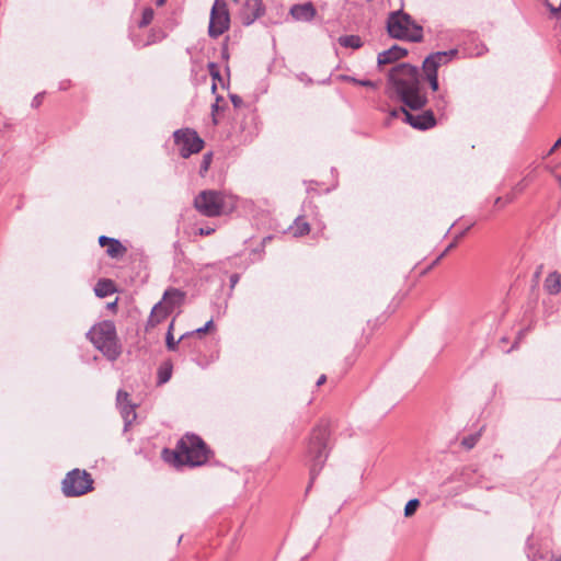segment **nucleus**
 I'll use <instances>...</instances> for the list:
<instances>
[{"instance_id": "11", "label": "nucleus", "mask_w": 561, "mask_h": 561, "mask_svg": "<svg viewBox=\"0 0 561 561\" xmlns=\"http://www.w3.org/2000/svg\"><path fill=\"white\" fill-rule=\"evenodd\" d=\"M457 56L458 49L456 48L432 53L424 59L422 69L438 72L442 66L449 64Z\"/></svg>"}, {"instance_id": "42", "label": "nucleus", "mask_w": 561, "mask_h": 561, "mask_svg": "<svg viewBox=\"0 0 561 561\" xmlns=\"http://www.w3.org/2000/svg\"><path fill=\"white\" fill-rule=\"evenodd\" d=\"M209 67H210V69H214L216 66H215V64H210V65H209ZM210 72H211V75H213L215 78L219 77V73H218V72H214L213 70H210Z\"/></svg>"}, {"instance_id": "7", "label": "nucleus", "mask_w": 561, "mask_h": 561, "mask_svg": "<svg viewBox=\"0 0 561 561\" xmlns=\"http://www.w3.org/2000/svg\"><path fill=\"white\" fill-rule=\"evenodd\" d=\"M175 145L180 149L182 158L187 159L194 153H198L204 147V140L191 128L178 129L173 133Z\"/></svg>"}, {"instance_id": "6", "label": "nucleus", "mask_w": 561, "mask_h": 561, "mask_svg": "<svg viewBox=\"0 0 561 561\" xmlns=\"http://www.w3.org/2000/svg\"><path fill=\"white\" fill-rule=\"evenodd\" d=\"M194 206L206 217H217L227 207V196L219 191L206 190L195 197Z\"/></svg>"}, {"instance_id": "39", "label": "nucleus", "mask_w": 561, "mask_h": 561, "mask_svg": "<svg viewBox=\"0 0 561 561\" xmlns=\"http://www.w3.org/2000/svg\"><path fill=\"white\" fill-rule=\"evenodd\" d=\"M325 380H327L325 375H321V376L319 377L318 381H317V386H321V385H323V383L325 382Z\"/></svg>"}, {"instance_id": "25", "label": "nucleus", "mask_w": 561, "mask_h": 561, "mask_svg": "<svg viewBox=\"0 0 561 561\" xmlns=\"http://www.w3.org/2000/svg\"><path fill=\"white\" fill-rule=\"evenodd\" d=\"M153 18H154L153 9L150 7L145 8L142 11V14H141V19L138 22V26L146 27L147 25H149L152 22Z\"/></svg>"}, {"instance_id": "23", "label": "nucleus", "mask_w": 561, "mask_h": 561, "mask_svg": "<svg viewBox=\"0 0 561 561\" xmlns=\"http://www.w3.org/2000/svg\"><path fill=\"white\" fill-rule=\"evenodd\" d=\"M124 251H125V249L123 248L122 243L117 239H113V241L106 245V253L111 257H117Z\"/></svg>"}, {"instance_id": "1", "label": "nucleus", "mask_w": 561, "mask_h": 561, "mask_svg": "<svg viewBox=\"0 0 561 561\" xmlns=\"http://www.w3.org/2000/svg\"><path fill=\"white\" fill-rule=\"evenodd\" d=\"M388 94L403 104L390 112L391 117L403 115V121L419 130H426L436 125L432 110L421 113H411L407 110L417 112L427 104V94L421 83L417 67L405 62L394 66L388 75Z\"/></svg>"}, {"instance_id": "15", "label": "nucleus", "mask_w": 561, "mask_h": 561, "mask_svg": "<svg viewBox=\"0 0 561 561\" xmlns=\"http://www.w3.org/2000/svg\"><path fill=\"white\" fill-rule=\"evenodd\" d=\"M185 294L176 288H168L161 301L171 310V312L180 307L184 300Z\"/></svg>"}, {"instance_id": "8", "label": "nucleus", "mask_w": 561, "mask_h": 561, "mask_svg": "<svg viewBox=\"0 0 561 561\" xmlns=\"http://www.w3.org/2000/svg\"><path fill=\"white\" fill-rule=\"evenodd\" d=\"M229 25L230 16L227 4L224 1L216 0L210 11L209 36L213 38L219 37L229 28Z\"/></svg>"}, {"instance_id": "16", "label": "nucleus", "mask_w": 561, "mask_h": 561, "mask_svg": "<svg viewBox=\"0 0 561 561\" xmlns=\"http://www.w3.org/2000/svg\"><path fill=\"white\" fill-rule=\"evenodd\" d=\"M170 313L171 310L163 304V301H159L151 310L149 322L152 325H156L163 321Z\"/></svg>"}, {"instance_id": "14", "label": "nucleus", "mask_w": 561, "mask_h": 561, "mask_svg": "<svg viewBox=\"0 0 561 561\" xmlns=\"http://www.w3.org/2000/svg\"><path fill=\"white\" fill-rule=\"evenodd\" d=\"M408 54V50L403 47H400L398 45H393L387 50H383L378 54V65H388L391 62H394L405 56Z\"/></svg>"}, {"instance_id": "13", "label": "nucleus", "mask_w": 561, "mask_h": 561, "mask_svg": "<svg viewBox=\"0 0 561 561\" xmlns=\"http://www.w3.org/2000/svg\"><path fill=\"white\" fill-rule=\"evenodd\" d=\"M289 12L296 21H302V22H310L317 13L316 8L313 7V4L311 2H306L302 4H294L290 8Z\"/></svg>"}, {"instance_id": "29", "label": "nucleus", "mask_w": 561, "mask_h": 561, "mask_svg": "<svg viewBox=\"0 0 561 561\" xmlns=\"http://www.w3.org/2000/svg\"><path fill=\"white\" fill-rule=\"evenodd\" d=\"M171 378V368H160L158 373L159 383H165Z\"/></svg>"}, {"instance_id": "45", "label": "nucleus", "mask_w": 561, "mask_h": 561, "mask_svg": "<svg viewBox=\"0 0 561 561\" xmlns=\"http://www.w3.org/2000/svg\"><path fill=\"white\" fill-rule=\"evenodd\" d=\"M213 113H215L216 111H218L219 106L217 103L213 104Z\"/></svg>"}, {"instance_id": "18", "label": "nucleus", "mask_w": 561, "mask_h": 561, "mask_svg": "<svg viewBox=\"0 0 561 561\" xmlns=\"http://www.w3.org/2000/svg\"><path fill=\"white\" fill-rule=\"evenodd\" d=\"M294 237H302L310 231V225L301 217H297L290 227Z\"/></svg>"}, {"instance_id": "44", "label": "nucleus", "mask_w": 561, "mask_h": 561, "mask_svg": "<svg viewBox=\"0 0 561 561\" xmlns=\"http://www.w3.org/2000/svg\"><path fill=\"white\" fill-rule=\"evenodd\" d=\"M68 496H78V495H82L83 493H79V492H76V493H66Z\"/></svg>"}, {"instance_id": "4", "label": "nucleus", "mask_w": 561, "mask_h": 561, "mask_svg": "<svg viewBox=\"0 0 561 561\" xmlns=\"http://www.w3.org/2000/svg\"><path fill=\"white\" fill-rule=\"evenodd\" d=\"M87 336L108 360H116L121 355L122 348L112 321L106 320L93 325Z\"/></svg>"}, {"instance_id": "3", "label": "nucleus", "mask_w": 561, "mask_h": 561, "mask_svg": "<svg viewBox=\"0 0 561 561\" xmlns=\"http://www.w3.org/2000/svg\"><path fill=\"white\" fill-rule=\"evenodd\" d=\"M329 436V423L325 421H321L312 428L306 451L310 466V481L306 491H309V489L312 486V481L316 479L328 459Z\"/></svg>"}, {"instance_id": "34", "label": "nucleus", "mask_w": 561, "mask_h": 561, "mask_svg": "<svg viewBox=\"0 0 561 561\" xmlns=\"http://www.w3.org/2000/svg\"><path fill=\"white\" fill-rule=\"evenodd\" d=\"M114 238H110V237H106V236H101L99 238V244L102 247V248H105L108 243H111L113 241Z\"/></svg>"}, {"instance_id": "47", "label": "nucleus", "mask_w": 561, "mask_h": 561, "mask_svg": "<svg viewBox=\"0 0 561 561\" xmlns=\"http://www.w3.org/2000/svg\"><path fill=\"white\" fill-rule=\"evenodd\" d=\"M484 50H485V47H484V46H482V48H481L479 51H477V54H476V55H477V56H479V55L483 54V51H484Z\"/></svg>"}, {"instance_id": "36", "label": "nucleus", "mask_w": 561, "mask_h": 561, "mask_svg": "<svg viewBox=\"0 0 561 561\" xmlns=\"http://www.w3.org/2000/svg\"><path fill=\"white\" fill-rule=\"evenodd\" d=\"M213 232H214V229H211V228H199V230H198V233L201 236H209Z\"/></svg>"}, {"instance_id": "43", "label": "nucleus", "mask_w": 561, "mask_h": 561, "mask_svg": "<svg viewBox=\"0 0 561 561\" xmlns=\"http://www.w3.org/2000/svg\"><path fill=\"white\" fill-rule=\"evenodd\" d=\"M167 0H157L156 4L158 7H162L165 3Z\"/></svg>"}, {"instance_id": "5", "label": "nucleus", "mask_w": 561, "mask_h": 561, "mask_svg": "<svg viewBox=\"0 0 561 561\" xmlns=\"http://www.w3.org/2000/svg\"><path fill=\"white\" fill-rule=\"evenodd\" d=\"M387 31L392 38L419 43L423 39V28L402 10L393 11L387 19Z\"/></svg>"}, {"instance_id": "46", "label": "nucleus", "mask_w": 561, "mask_h": 561, "mask_svg": "<svg viewBox=\"0 0 561 561\" xmlns=\"http://www.w3.org/2000/svg\"><path fill=\"white\" fill-rule=\"evenodd\" d=\"M501 203H502V198H501V197H497V198L495 199V203H494V204H495V206H497V205H501Z\"/></svg>"}, {"instance_id": "27", "label": "nucleus", "mask_w": 561, "mask_h": 561, "mask_svg": "<svg viewBox=\"0 0 561 561\" xmlns=\"http://www.w3.org/2000/svg\"><path fill=\"white\" fill-rule=\"evenodd\" d=\"M419 505L420 501L417 499L410 500L404 507V515L407 517L412 516L415 513Z\"/></svg>"}, {"instance_id": "12", "label": "nucleus", "mask_w": 561, "mask_h": 561, "mask_svg": "<svg viewBox=\"0 0 561 561\" xmlns=\"http://www.w3.org/2000/svg\"><path fill=\"white\" fill-rule=\"evenodd\" d=\"M116 404L124 420V431L126 432L137 419L136 404L129 402V394L124 390L117 391Z\"/></svg>"}, {"instance_id": "21", "label": "nucleus", "mask_w": 561, "mask_h": 561, "mask_svg": "<svg viewBox=\"0 0 561 561\" xmlns=\"http://www.w3.org/2000/svg\"><path fill=\"white\" fill-rule=\"evenodd\" d=\"M173 321L170 323L167 335H165V344L169 351H175L178 347L179 342L183 341L185 337L188 336L187 333H184L180 336L178 341L174 340L172 330H173Z\"/></svg>"}, {"instance_id": "28", "label": "nucleus", "mask_w": 561, "mask_h": 561, "mask_svg": "<svg viewBox=\"0 0 561 561\" xmlns=\"http://www.w3.org/2000/svg\"><path fill=\"white\" fill-rule=\"evenodd\" d=\"M211 160H213V153L211 152H208V153H205L204 157H203V160L201 162V168H199V173L202 175H204L209 167H210V163H211Z\"/></svg>"}, {"instance_id": "26", "label": "nucleus", "mask_w": 561, "mask_h": 561, "mask_svg": "<svg viewBox=\"0 0 561 561\" xmlns=\"http://www.w3.org/2000/svg\"><path fill=\"white\" fill-rule=\"evenodd\" d=\"M425 79L427 80L432 91L436 92L439 89L438 75L434 71L423 70Z\"/></svg>"}, {"instance_id": "20", "label": "nucleus", "mask_w": 561, "mask_h": 561, "mask_svg": "<svg viewBox=\"0 0 561 561\" xmlns=\"http://www.w3.org/2000/svg\"><path fill=\"white\" fill-rule=\"evenodd\" d=\"M94 293L98 297L104 298L114 293L113 283L108 279H101L98 282Z\"/></svg>"}, {"instance_id": "2", "label": "nucleus", "mask_w": 561, "mask_h": 561, "mask_svg": "<svg viewBox=\"0 0 561 561\" xmlns=\"http://www.w3.org/2000/svg\"><path fill=\"white\" fill-rule=\"evenodd\" d=\"M162 457L164 461L178 469L185 466L194 468L208 461L210 450L199 436L186 434L178 442L174 450L163 449Z\"/></svg>"}, {"instance_id": "32", "label": "nucleus", "mask_w": 561, "mask_h": 561, "mask_svg": "<svg viewBox=\"0 0 561 561\" xmlns=\"http://www.w3.org/2000/svg\"><path fill=\"white\" fill-rule=\"evenodd\" d=\"M358 84L363 85V87H366V88H371V89H376L377 88V83L371 81V80H360V79H358Z\"/></svg>"}, {"instance_id": "22", "label": "nucleus", "mask_w": 561, "mask_h": 561, "mask_svg": "<svg viewBox=\"0 0 561 561\" xmlns=\"http://www.w3.org/2000/svg\"><path fill=\"white\" fill-rule=\"evenodd\" d=\"M481 435H482V428L479 430L476 433H472L470 435H467V436L462 437V439L460 442V445L465 449L470 450V449H472L477 445V443L479 442Z\"/></svg>"}, {"instance_id": "33", "label": "nucleus", "mask_w": 561, "mask_h": 561, "mask_svg": "<svg viewBox=\"0 0 561 561\" xmlns=\"http://www.w3.org/2000/svg\"><path fill=\"white\" fill-rule=\"evenodd\" d=\"M230 100L234 107H239L243 103L242 99L237 94L230 95Z\"/></svg>"}, {"instance_id": "19", "label": "nucleus", "mask_w": 561, "mask_h": 561, "mask_svg": "<svg viewBox=\"0 0 561 561\" xmlns=\"http://www.w3.org/2000/svg\"><path fill=\"white\" fill-rule=\"evenodd\" d=\"M339 44L346 48L358 49L363 46L362 38L358 35H343L339 37Z\"/></svg>"}, {"instance_id": "17", "label": "nucleus", "mask_w": 561, "mask_h": 561, "mask_svg": "<svg viewBox=\"0 0 561 561\" xmlns=\"http://www.w3.org/2000/svg\"><path fill=\"white\" fill-rule=\"evenodd\" d=\"M543 287L550 295H557L561 290V275L558 272H551L545 279Z\"/></svg>"}, {"instance_id": "37", "label": "nucleus", "mask_w": 561, "mask_h": 561, "mask_svg": "<svg viewBox=\"0 0 561 561\" xmlns=\"http://www.w3.org/2000/svg\"><path fill=\"white\" fill-rule=\"evenodd\" d=\"M238 280H239V275H238V274H232V275L230 276L231 287H234V286H236V284L238 283Z\"/></svg>"}, {"instance_id": "10", "label": "nucleus", "mask_w": 561, "mask_h": 561, "mask_svg": "<svg viewBox=\"0 0 561 561\" xmlns=\"http://www.w3.org/2000/svg\"><path fill=\"white\" fill-rule=\"evenodd\" d=\"M240 3L238 18L245 26L253 24L265 13V5L262 0H232Z\"/></svg>"}, {"instance_id": "30", "label": "nucleus", "mask_w": 561, "mask_h": 561, "mask_svg": "<svg viewBox=\"0 0 561 561\" xmlns=\"http://www.w3.org/2000/svg\"><path fill=\"white\" fill-rule=\"evenodd\" d=\"M447 99L446 95L440 93L436 98V108L437 111H444L447 106Z\"/></svg>"}, {"instance_id": "9", "label": "nucleus", "mask_w": 561, "mask_h": 561, "mask_svg": "<svg viewBox=\"0 0 561 561\" xmlns=\"http://www.w3.org/2000/svg\"><path fill=\"white\" fill-rule=\"evenodd\" d=\"M93 489L91 474L78 468L69 471L61 482V491H93Z\"/></svg>"}, {"instance_id": "41", "label": "nucleus", "mask_w": 561, "mask_h": 561, "mask_svg": "<svg viewBox=\"0 0 561 561\" xmlns=\"http://www.w3.org/2000/svg\"><path fill=\"white\" fill-rule=\"evenodd\" d=\"M561 145V137L556 141L553 147L551 148L550 152H552L556 148H558Z\"/></svg>"}, {"instance_id": "38", "label": "nucleus", "mask_w": 561, "mask_h": 561, "mask_svg": "<svg viewBox=\"0 0 561 561\" xmlns=\"http://www.w3.org/2000/svg\"><path fill=\"white\" fill-rule=\"evenodd\" d=\"M343 79L345 81H348V82H352V83H355V84H358V79L354 78V77H351V76H344Z\"/></svg>"}, {"instance_id": "35", "label": "nucleus", "mask_w": 561, "mask_h": 561, "mask_svg": "<svg viewBox=\"0 0 561 561\" xmlns=\"http://www.w3.org/2000/svg\"><path fill=\"white\" fill-rule=\"evenodd\" d=\"M42 100H43V94L42 93L36 94L32 101V106H34V107L39 106V104L42 103Z\"/></svg>"}, {"instance_id": "31", "label": "nucleus", "mask_w": 561, "mask_h": 561, "mask_svg": "<svg viewBox=\"0 0 561 561\" xmlns=\"http://www.w3.org/2000/svg\"><path fill=\"white\" fill-rule=\"evenodd\" d=\"M211 325H213V320H209V321H207V322L205 323V325H204V327L198 328V329H196L195 331L188 332L187 334H188V336H190V335H193V334H202V333H206V332L211 328Z\"/></svg>"}, {"instance_id": "40", "label": "nucleus", "mask_w": 561, "mask_h": 561, "mask_svg": "<svg viewBox=\"0 0 561 561\" xmlns=\"http://www.w3.org/2000/svg\"><path fill=\"white\" fill-rule=\"evenodd\" d=\"M456 245V242L450 243L447 249L442 253V255L438 257H443L450 249H453Z\"/></svg>"}, {"instance_id": "24", "label": "nucleus", "mask_w": 561, "mask_h": 561, "mask_svg": "<svg viewBox=\"0 0 561 561\" xmlns=\"http://www.w3.org/2000/svg\"><path fill=\"white\" fill-rule=\"evenodd\" d=\"M161 37L156 32H151L146 42L140 41L138 37L131 35V41L136 47H146L148 45L157 43Z\"/></svg>"}]
</instances>
